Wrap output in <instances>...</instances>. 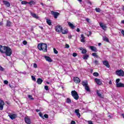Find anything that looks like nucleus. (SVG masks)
<instances>
[{
    "label": "nucleus",
    "instance_id": "nucleus-1",
    "mask_svg": "<svg viewBox=\"0 0 124 124\" xmlns=\"http://www.w3.org/2000/svg\"><path fill=\"white\" fill-rule=\"evenodd\" d=\"M0 52L2 54H5L8 57H10L12 55V50L10 47L6 46H0Z\"/></svg>",
    "mask_w": 124,
    "mask_h": 124
},
{
    "label": "nucleus",
    "instance_id": "nucleus-2",
    "mask_svg": "<svg viewBox=\"0 0 124 124\" xmlns=\"http://www.w3.org/2000/svg\"><path fill=\"white\" fill-rule=\"evenodd\" d=\"M38 49L40 51L47 52V44L45 43H40L38 45Z\"/></svg>",
    "mask_w": 124,
    "mask_h": 124
},
{
    "label": "nucleus",
    "instance_id": "nucleus-3",
    "mask_svg": "<svg viewBox=\"0 0 124 124\" xmlns=\"http://www.w3.org/2000/svg\"><path fill=\"white\" fill-rule=\"evenodd\" d=\"M71 93L74 99L76 100H78L79 99V95H78V93H77V92L75 90L71 91Z\"/></svg>",
    "mask_w": 124,
    "mask_h": 124
},
{
    "label": "nucleus",
    "instance_id": "nucleus-4",
    "mask_svg": "<svg viewBox=\"0 0 124 124\" xmlns=\"http://www.w3.org/2000/svg\"><path fill=\"white\" fill-rule=\"evenodd\" d=\"M116 75L120 76V77H124V71L123 70H118L116 72Z\"/></svg>",
    "mask_w": 124,
    "mask_h": 124
},
{
    "label": "nucleus",
    "instance_id": "nucleus-5",
    "mask_svg": "<svg viewBox=\"0 0 124 124\" xmlns=\"http://www.w3.org/2000/svg\"><path fill=\"white\" fill-rule=\"evenodd\" d=\"M51 15L53 16L54 19H57L59 16H60V13L57 12H54L53 11H51Z\"/></svg>",
    "mask_w": 124,
    "mask_h": 124
},
{
    "label": "nucleus",
    "instance_id": "nucleus-6",
    "mask_svg": "<svg viewBox=\"0 0 124 124\" xmlns=\"http://www.w3.org/2000/svg\"><path fill=\"white\" fill-rule=\"evenodd\" d=\"M62 27L61 26V25H57L55 27V31L57 32H62Z\"/></svg>",
    "mask_w": 124,
    "mask_h": 124
},
{
    "label": "nucleus",
    "instance_id": "nucleus-7",
    "mask_svg": "<svg viewBox=\"0 0 124 124\" xmlns=\"http://www.w3.org/2000/svg\"><path fill=\"white\" fill-rule=\"evenodd\" d=\"M99 25L100 27H101L102 30H104V31H106V29H107V26H106V24H104L103 23L100 22Z\"/></svg>",
    "mask_w": 124,
    "mask_h": 124
},
{
    "label": "nucleus",
    "instance_id": "nucleus-8",
    "mask_svg": "<svg viewBox=\"0 0 124 124\" xmlns=\"http://www.w3.org/2000/svg\"><path fill=\"white\" fill-rule=\"evenodd\" d=\"M8 116L10 119H11V120H15V119H16V117H17V114H11L10 113H9Z\"/></svg>",
    "mask_w": 124,
    "mask_h": 124
},
{
    "label": "nucleus",
    "instance_id": "nucleus-9",
    "mask_svg": "<svg viewBox=\"0 0 124 124\" xmlns=\"http://www.w3.org/2000/svg\"><path fill=\"white\" fill-rule=\"evenodd\" d=\"M3 3L6 6V7H10V3L7 0H3Z\"/></svg>",
    "mask_w": 124,
    "mask_h": 124
},
{
    "label": "nucleus",
    "instance_id": "nucleus-10",
    "mask_svg": "<svg viewBox=\"0 0 124 124\" xmlns=\"http://www.w3.org/2000/svg\"><path fill=\"white\" fill-rule=\"evenodd\" d=\"M4 105V102L0 100V110H3V106Z\"/></svg>",
    "mask_w": 124,
    "mask_h": 124
},
{
    "label": "nucleus",
    "instance_id": "nucleus-11",
    "mask_svg": "<svg viewBox=\"0 0 124 124\" xmlns=\"http://www.w3.org/2000/svg\"><path fill=\"white\" fill-rule=\"evenodd\" d=\"M89 48L93 52H95V53H96V52H97V48H96L95 46H89Z\"/></svg>",
    "mask_w": 124,
    "mask_h": 124
},
{
    "label": "nucleus",
    "instance_id": "nucleus-12",
    "mask_svg": "<svg viewBox=\"0 0 124 124\" xmlns=\"http://www.w3.org/2000/svg\"><path fill=\"white\" fill-rule=\"evenodd\" d=\"M30 14L31 15V16H32V17H33V18H35L36 19H38L39 18V17H38V16L36 15V14L31 12H30Z\"/></svg>",
    "mask_w": 124,
    "mask_h": 124
},
{
    "label": "nucleus",
    "instance_id": "nucleus-13",
    "mask_svg": "<svg viewBox=\"0 0 124 124\" xmlns=\"http://www.w3.org/2000/svg\"><path fill=\"white\" fill-rule=\"evenodd\" d=\"M116 87L117 88H124V84L119 82V83H117Z\"/></svg>",
    "mask_w": 124,
    "mask_h": 124
},
{
    "label": "nucleus",
    "instance_id": "nucleus-14",
    "mask_svg": "<svg viewBox=\"0 0 124 124\" xmlns=\"http://www.w3.org/2000/svg\"><path fill=\"white\" fill-rule=\"evenodd\" d=\"M103 63L104 65H105L106 66H107V67H108V68L110 67V65H109V62H108L107 61H103Z\"/></svg>",
    "mask_w": 124,
    "mask_h": 124
},
{
    "label": "nucleus",
    "instance_id": "nucleus-15",
    "mask_svg": "<svg viewBox=\"0 0 124 124\" xmlns=\"http://www.w3.org/2000/svg\"><path fill=\"white\" fill-rule=\"evenodd\" d=\"M25 122L27 124H31V119L29 117L25 118Z\"/></svg>",
    "mask_w": 124,
    "mask_h": 124
},
{
    "label": "nucleus",
    "instance_id": "nucleus-16",
    "mask_svg": "<svg viewBox=\"0 0 124 124\" xmlns=\"http://www.w3.org/2000/svg\"><path fill=\"white\" fill-rule=\"evenodd\" d=\"M95 81L97 85H101V84H102V82H101V81L98 78H95Z\"/></svg>",
    "mask_w": 124,
    "mask_h": 124
},
{
    "label": "nucleus",
    "instance_id": "nucleus-17",
    "mask_svg": "<svg viewBox=\"0 0 124 124\" xmlns=\"http://www.w3.org/2000/svg\"><path fill=\"white\" fill-rule=\"evenodd\" d=\"M74 81L76 83H80V82H81L80 78H77V77L74 78Z\"/></svg>",
    "mask_w": 124,
    "mask_h": 124
},
{
    "label": "nucleus",
    "instance_id": "nucleus-18",
    "mask_svg": "<svg viewBox=\"0 0 124 124\" xmlns=\"http://www.w3.org/2000/svg\"><path fill=\"white\" fill-rule=\"evenodd\" d=\"M45 59H46V61L47 62H52V59H51V58L48 56H45Z\"/></svg>",
    "mask_w": 124,
    "mask_h": 124
},
{
    "label": "nucleus",
    "instance_id": "nucleus-19",
    "mask_svg": "<svg viewBox=\"0 0 124 124\" xmlns=\"http://www.w3.org/2000/svg\"><path fill=\"white\" fill-rule=\"evenodd\" d=\"M68 26L72 29V30L75 29V26L73 25V24L71 23V22H68Z\"/></svg>",
    "mask_w": 124,
    "mask_h": 124
},
{
    "label": "nucleus",
    "instance_id": "nucleus-20",
    "mask_svg": "<svg viewBox=\"0 0 124 124\" xmlns=\"http://www.w3.org/2000/svg\"><path fill=\"white\" fill-rule=\"evenodd\" d=\"M42 82H43V80L40 78H39L37 79V83L38 84V85H41Z\"/></svg>",
    "mask_w": 124,
    "mask_h": 124
},
{
    "label": "nucleus",
    "instance_id": "nucleus-21",
    "mask_svg": "<svg viewBox=\"0 0 124 124\" xmlns=\"http://www.w3.org/2000/svg\"><path fill=\"white\" fill-rule=\"evenodd\" d=\"M75 113H76L77 116H78V118H80V117L81 116V114H80V113H79V109H76Z\"/></svg>",
    "mask_w": 124,
    "mask_h": 124
},
{
    "label": "nucleus",
    "instance_id": "nucleus-22",
    "mask_svg": "<svg viewBox=\"0 0 124 124\" xmlns=\"http://www.w3.org/2000/svg\"><path fill=\"white\" fill-rule=\"evenodd\" d=\"M82 85L83 86V87H86V86H88V81L84 80L82 81Z\"/></svg>",
    "mask_w": 124,
    "mask_h": 124
},
{
    "label": "nucleus",
    "instance_id": "nucleus-23",
    "mask_svg": "<svg viewBox=\"0 0 124 124\" xmlns=\"http://www.w3.org/2000/svg\"><path fill=\"white\" fill-rule=\"evenodd\" d=\"M61 32H62V34H67V33L68 32V30H67V29H65L64 30L62 29Z\"/></svg>",
    "mask_w": 124,
    "mask_h": 124
},
{
    "label": "nucleus",
    "instance_id": "nucleus-24",
    "mask_svg": "<svg viewBox=\"0 0 124 124\" xmlns=\"http://www.w3.org/2000/svg\"><path fill=\"white\" fill-rule=\"evenodd\" d=\"M81 40H80V41L81 42H85V36H84V35L83 34H82L81 35Z\"/></svg>",
    "mask_w": 124,
    "mask_h": 124
},
{
    "label": "nucleus",
    "instance_id": "nucleus-25",
    "mask_svg": "<svg viewBox=\"0 0 124 124\" xmlns=\"http://www.w3.org/2000/svg\"><path fill=\"white\" fill-rule=\"evenodd\" d=\"M96 93L98 96L101 97V98H103V96H102V94L100 93L99 90H97Z\"/></svg>",
    "mask_w": 124,
    "mask_h": 124
},
{
    "label": "nucleus",
    "instance_id": "nucleus-26",
    "mask_svg": "<svg viewBox=\"0 0 124 124\" xmlns=\"http://www.w3.org/2000/svg\"><path fill=\"white\" fill-rule=\"evenodd\" d=\"M46 23L49 26H51L52 25V21L50 19H46Z\"/></svg>",
    "mask_w": 124,
    "mask_h": 124
},
{
    "label": "nucleus",
    "instance_id": "nucleus-27",
    "mask_svg": "<svg viewBox=\"0 0 124 124\" xmlns=\"http://www.w3.org/2000/svg\"><path fill=\"white\" fill-rule=\"evenodd\" d=\"M84 88L87 92H91V90H90V87H89V86L86 85V86H84Z\"/></svg>",
    "mask_w": 124,
    "mask_h": 124
},
{
    "label": "nucleus",
    "instance_id": "nucleus-28",
    "mask_svg": "<svg viewBox=\"0 0 124 124\" xmlns=\"http://www.w3.org/2000/svg\"><path fill=\"white\" fill-rule=\"evenodd\" d=\"M66 103H68V104H70V103H71V99L69 98H67L66 100Z\"/></svg>",
    "mask_w": 124,
    "mask_h": 124
},
{
    "label": "nucleus",
    "instance_id": "nucleus-29",
    "mask_svg": "<svg viewBox=\"0 0 124 124\" xmlns=\"http://www.w3.org/2000/svg\"><path fill=\"white\" fill-rule=\"evenodd\" d=\"M92 55L93 57H94V58H98V55H97V53H93Z\"/></svg>",
    "mask_w": 124,
    "mask_h": 124
},
{
    "label": "nucleus",
    "instance_id": "nucleus-30",
    "mask_svg": "<svg viewBox=\"0 0 124 124\" xmlns=\"http://www.w3.org/2000/svg\"><path fill=\"white\" fill-rule=\"evenodd\" d=\"M6 26H7V27H11V22H10V21H9V20H7Z\"/></svg>",
    "mask_w": 124,
    "mask_h": 124
},
{
    "label": "nucleus",
    "instance_id": "nucleus-31",
    "mask_svg": "<svg viewBox=\"0 0 124 124\" xmlns=\"http://www.w3.org/2000/svg\"><path fill=\"white\" fill-rule=\"evenodd\" d=\"M89 58V55L86 54L83 56V59L87 60Z\"/></svg>",
    "mask_w": 124,
    "mask_h": 124
},
{
    "label": "nucleus",
    "instance_id": "nucleus-32",
    "mask_svg": "<svg viewBox=\"0 0 124 124\" xmlns=\"http://www.w3.org/2000/svg\"><path fill=\"white\" fill-rule=\"evenodd\" d=\"M103 40H104V41H107V42H109V39H108L107 37H104L103 38Z\"/></svg>",
    "mask_w": 124,
    "mask_h": 124
},
{
    "label": "nucleus",
    "instance_id": "nucleus-33",
    "mask_svg": "<svg viewBox=\"0 0 124 124\" xmlns=\"http://www.w3.org/2000/svg\"><path fill=\"white\" fill-rule=\"evenodd\" d=\"M96 12H101V10H100V8H96L95 9Z\"/></svg>",
    "mask_w": 124,
    "mask_h": 124
},
{
    "label": "nucleus",
    "instance_id": "nucleus-34",
    "mask_svg": "<svg viewBox=\"0 0 124 124\" xmlns=\"http://www.w3.org/2000/svg\"><path fill=\"white\" fill-rule=\"evenodd\" d=\"M39 116H40V117H41V118H42V119H44V116H43V114H42V113L39 112Z\"/></svg>",
    "mask_w": 124,
    "mask_h": 124
},
{
    "label": "nucleus",
    "instance_id": "nucleus-35",
    "mask_svg": "<svg viewBox=\"0 0 124 124\" xmlns=\"http://www.w3.org/2000/svg\"><path fill=\"white\" fill-rule=\"evenodd\" d=\"M31 79L32 80V81H34V82H35V81H36V78H35V77H34V76H31Z\"/></svg>",
    "mask_w": 124,
    "mask_h": 124
},
{
    "label": "nucleus",
    "instance_id": "nucleus-36",
    "mask_svg": "<svg viewBox=\"0 0 124 124\" xmlns=\"http://www.w3.org/2000/svg\"><path fill=\"white\" fill-rule=\"evenodd\" d=\"M81 53H82V54H86L87 53V49H84L83 50H82Z\"/></svg>",
    "mask_w": 124,
    "mask_h": 124
},
{
    "label": "nucleus",
    "instance_id": "nucleus-37",
    "mask_svg": "<svg viewBox=\"0 0 124 124\" xmlns=\"http://www.w3.org/2000/svg\"><path fill=\"white\" fill-rule=\"evenodd\" d=\"M53 51H54V54H58V53H59V52H58V50H57V49H56V48H53Z\"/></svg>",
    "mask_w": 124,
    "mask_h": 124
},
{
    "label": "nucleus",
    "instance_id": "nucleus-38",
    "mask_svg": "<svg viewBox=\"0 0 124 124\" xmlns=\"http://www.w3.org/2000/svg\"><path fill=\"white\" fill-rule=\"evenodd\" d=\"M93 75L94 76H95V77H97V76H98L99 74H98V73L94 72V73H93Z\"/></svg>",
    "mask_w": 124,
    "mask_h": 124
},
{
    "label": "nucleus",
    "instance_id": "nucleus-39",
    "mask_svg": "<svg viewBox=\"0 0 124 124\" xmlns=\"http://www.w3.org/2000/svg\"><path fill=\"white\" fill-rule=\"evenodd\" d=\"M28 2L26 1H21V4H27Z\"/></svg>",
    "mask_w": 124,
    "mask_h": 124
},
{
    "label": "nucleus",
    "instance_id": "nucleus-40",
    "mask_svg": "<svg viewBox=\"0 0 124 124\" xmlns=\"http://www.w3.org/2000/svg\"><path fill=\"white\" fill-rule=\"evenodd\" d=\"M22 43L24 45H27L28 44L27 41H23Z\"/></svg>",
    "mask_w": 124,
    "mask_h": 124
},
{
    "label": "nucleus",
    "instance_id": "nucleus-41",
    "mask_svg": "<svg viewBox=\"0 0 124 124\" xmlns=\"http://www.w3.org/2000/svg\"><path fill=\"white\" fill-rule=\"evenodd\" d=\"M4 68L0 65V71H4Z\"/></svg>",
    "mask_w": 124,
    "mask_h": 124
},
{
    "label": "nucleus",
    "instance_id": "nucleus-42",
    "mask_svg": "<svg viewBox=\"0 0 124 124\" xmlns=\"http://www.w3.org/2000/svg\"><path fill=\"white\" fill-rule=\"evenodd\" d=\"M119 82H120V79L119 78H117L116 80V85H117V84H119L120 83Z\"/></svg>",
    "mask_w": 124,
    "mask_h": 124
},
{
    "label": "nucleus",
    "instance_id": "nucleus-43",
    "mask_svg": "<svg viewBox=\"0 0 124 124\" xmlns=\"http://www.w3.org/2000/svg\"><path fill=\"white\" fill-rule=\"evenodd\" d=\"M33 67H34V68H37V64L36 63H34L33 64Z\"/></svg>",
    "mask_w": 124,
    "mask_h": 124
},
{
    "label": "nucleus",
    "instance_id": "nucleus-44",
    "mask_svg": "<svg viewBox=\"0 0 124 124\" xmlns=\"http://www.w3.org/2000/svg\"><path fill=\"white\" fill-rule=\"evenodd\" d=\"M45 89L46 91H48V90H49V87H48V86H45Z\"/></svg>",
    "mask_w": 124,
    "mask_h": 124
},
{
    "label": "nucleus",
    "instance_id": "nucleus-45",
    "mask_svg": "<svg viewBox=\"0 0 124 124\" xmlns=\"http://www.w3.org/2000/svg\"><path fill=\"white\" fill-rule=\"evenodd\" d=\"M69 39H71L72 38V35H71V34H70L68 36Z\"/></svg>",
    "mask_w": 124,
    "mask_h": 124
},
{
    "label": "nucleus",
    "instance_id": "nucleus-46",
    "mask_svg": "<svg viewBox=\"0 0 124 124\" xmlns=\"http://www.w3.org/2000/svg\"><path fill=\"white\" fill-rule=\"evenodd\" d=\"M27 3L28 4H30L31 5V4H32L33 3V1H31L29 2H27Z\"/></svg>",
    "mask_w": 124,
    "mask_h": 124
},
{
    "label": "nucleus",
    "instance_id": "nucleus-47",
    "mask_svg": "<svg viewBox=\"0 0 124 124\" xmlns=\"http://www.w3.org/2000/svg\"><path fill=\"white\" fill-rule=\"evenodd\" d=\"M4 84H5V85H7V84H8V81L4 80Z\"/></svg>",
    "mask_w": 124,
    "mask_h": 124
},
{
    "label": "nucleus",
    "instance_id": "nucleus-48",
    "mask_svg": "<svg viewBox=\"0 0 124 124\" xmlns=\"http://www.w3.org/2000/svg\"><path fill=\"white\" fill-rule=\"evenodd\" d=\"M28 97L29 98H31V99H32V100L33 99V98H32V96H31V95H28Z\"/></svg>",
    "mask_w": 124,
    "mask_h": 124
},
{
    "label": "nucleus",
    "instance_id": "nucleus-49",
    "mask_svg": "<svg viewBox=\"0 0 124 124\" xmlns=\"http://www.w3.org/2000/svg\"><path fill=\"white\" fill-rule=\"evenodd\" d=\"M94 63H95V64L97 65L98 64V61L95 60L94 61Z\"/></svg>",
    "mask_w": 124,
    "mask_h": 124
},
{
    "label": "nucleus",
    "instance_id": "nucleus-50",
    "mask_svg": "<svg viewBox=\"0 0 124 124\" xmlns=\"http://www.w3.org/2000/svg\"><path fill=\"white\" fill-rule=\"evenodd\" d=\"M77 53H73V57H77Z\"/></svg>",
    "mask_w": 124,
    "mask_h": 124
},
{
    "label": "nucleus",
    "instance_id": "nucleus-51",
    "mask_svg": "<svg viewBox=\"0 0 124 124\" xmlns=\"http://www.w3.org/2000/svg\"><path fill=\"white\" fill-rule=\"evenodd\" d=\"M71 124H76V122L74 121H72L71 122Z\"/></svg>",
    "mask_w": 124,
    "mask_h": 124
},
{
    "label": "nucleus",
    "instance_id": "nucleus-52",
    "mask_svg": "<svg viewBox=\"0 0 124 124\" xmlns=\"http://www.w3.org/2000/svg\"><path fill=\"white\" fill-rule=\"evenodd\" d=\"M44 117L45 118H46V119H48V115H47V114H45V115H44Z\"/></svg>",
    "mask_w": 124,
    "mask_h": 124
},
{
    "label": "nucleus",
    "instance_id": "nucleus-53",
    "mask_svg": "<svg viewBox=\"0 0 124 124\" xmlns=\"http://www.w3.org/2000/svg\"><path fill=\"white\" fill-rule=\"evenodd\" d=\"M88 124H93V122H92V121H89L88 122Z\"/></svg>",
    "mask_w": 124,
    "mask_h": 124
},
{
    "label": "nucleus",
    "instance_id": "nucleus-54",
    "mask_svg": "<svg viewBox=\"0 0 124 124\" xmlns=\"http://www.w3.org/2000/svg\"><path fill=\"white\" fill-rule=\"evenodd\" d=\"M86 21L87 22V23H90V19L87 18H86Z\"/></svg>",
    "mask_w": 124,
    "mask_h": 124
},
{
    "label": "nucleus",
    "instance_id": "nucleus-55",
    "mask_svg": "<svg viewBox=\"0 0 124 124\" xmlns=\"http://www.w3.org/2000/svg\"><path fill=\"white\" fill-rule=\"evenodd\" d=\"M66 48H69V45L66 44Z\"/></svg>",
    "mask_w": 124,
    "mask_h": 124
},
{
    "label": "nucleus",
    "instance_id": "nucleus-56",
    "mask_svg": "<svg viewBox=\"0 0 124 124\" xmlns=\"http://www.w3.org/2000/svg\"><path fill=\"white\" fill-rule=\"evenodd\" d=\"M77 31L78 32H79L80 31V29L78 28V29H77Z\"/></svg>",
    "mask_w": 124,
    "mask_h": 124
},
{
    "label": "nucleus",
    "instance_id": "nucleus-57",
    "mask_svg": "<svg viewBox=\"0 0 124 124\" xmlns=\"http://www.w3.org/2000/svg\"><path fill=\"white\" fill-rule=\"evenodd\" d=\"M36 112H40V109H35Z\"/></svg>",
    "mask_w": 124,
    "mask_h": 124
},
{
    "label": "nucleus",
    "instance_id": "nucleus-58",
    "mask_svg": "<svg viewBox=\"0 0 124 124\" xmlns=\"http://www.w3.org/2000/svg\"><path fill=\"white\" fill-rule=\"evenodd\" d=\"M83 49H84V48L83 47L79 48V50H80L81 51H83Z\"/></svg>",
    "mask_w": 124,
    "mask_h": 124
},
{
    "label": "nucleus",
    "instance_id": "nucleus-59",
    "mask_svg": "<svg viewBox=\"0 0 124 124\" xmlns=\"http://www.w3.org/2000/svg\"><path fill=\"white\" fill-rule=\"evenodd\" d=\"M79 3H82V0H78Z\"/></svg>",
    "mask_w": 124,
    "mask_h": 124
},
{
    "label": "nucleus",
    "instance_id": "nucleus-60",
    "mask_svg": "<svg viewBox=\"0 0 124 124\" xmlns=\"http://www.w3.org/2000/svg\"><path fill=\"white\" fill-rule=\"evenodd\" d=\"M39 28H40V29H41V30H43V27L42 26H39Z\"/></svg>",
    "mask_w": 124,
    "mask_h": 124
},
{
    "label": "nucleus",
    "instance_id": "nucleus-61",
    "mask_svg": "<svg viewBox=\"0 0 124 124\" xmlns=\"http://www.w3.org/2000/svg\"><path fill=\"white\" fill-rule=\"evenodd\" d=\"M2 25H3L2 22H0V26H2Z\"/></svg>",
    "mask_w": 124,
    "mask_h": 124
},
{
    "label": "nucleus",
    "instance_id": "nucleus-62",
    "mask_svg": "<svg viewBox=\"0 0 124 124\" xmlns=\"http://www.w3.org/2000/svg\"><path fill=\"white\" fill-rule=\"evenodd\" d=\"M109 85H112V81L110 80L109 82Z\"/></svg>",
    "mask_w": 124,
    "mask_h": 124
},
{
    "label": "nucleus",
    "instance_id": "nucleus-63",
    "mask_svg": "<svg viewBox=\"0 0 124 124\" xmlns=\"http://www.w3.org/2000/svg\"><path fill=\"white\" fill-rule=\"evenodd\" d=\"M89 35H92V32L91 31H89Z\"/></svg>",
    "mask_w": 124,
    "mask_h": 124
},
{
    "label": "nucleus",
    "instance_id": "nucleus-64",
    "mask_svg": "<svg viewBox=\"0 0 124 124\" xmlns=\"http://www.w3.org/2000/svg\"><path fill=\"white\" fill-rule=\"evenodd\" d=\"M122 24H124V20L121 21Z\"/></svg>",
    "mask_w": 124,
    "mask_h": 124
}]
</instances>
